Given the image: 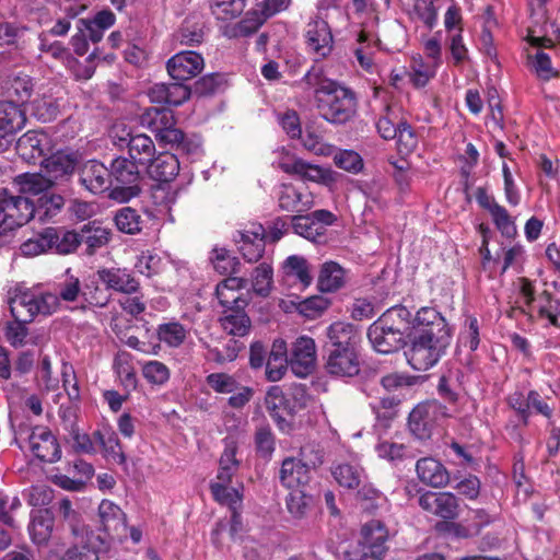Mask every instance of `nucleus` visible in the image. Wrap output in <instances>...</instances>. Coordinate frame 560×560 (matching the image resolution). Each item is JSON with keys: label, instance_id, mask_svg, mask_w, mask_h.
Returning <instances> with one entry per match:
<instances>
[{"label": "nucleus", "instance_id": "nucleus-32", "mask_svg": "<svg viewBox=\"0 0 560 560\" xmlns=\"http://www.w3.org/2000/svg\"><path fill=\"white\" fill-rule=\"evenodd\" d=\"M327 338L329 341L328 350L355 348L358 332L352 324L336 322L328 326Z\"/></svg>", "mask_w": 560, "mask_h": 560}, {"label": "nucleus", "instance_id": "nucleus-46", "mask_svg": "<svg viewBox=\"0 0 560 560\" xmlns=\"http://www.w3.org/2000/svg\"><path fill=\"white\" fill-rule=\"evenodd\" d=\"M252 290L255 294L267 298L273 287V269L272 266L262 261L252 272Z\"/></svg>", "mask_w": 560, "mask_h": 560}, {"label": "nucleus", "instance_id": "nucleus-61", "mask_svg": "<svg viewBox=\"0 0 560 560\" xmlns=\"http://www.w3.org/2000/svg\"><path fill=\"white\" fill-rule=\"evenodd\" d=\"M43 138L35 131H28L18 141V150L23 158H39L44 154Z\"/></svg>", "mask_w": 560, "mask_h": 560}, {"label": "nucleus", "instance_id": "nucleus-41", "mask_svg": "<svg viewBox=\"0 0 560 560\" xmlns=\"http://www.w3.org/2000/svg\"><path fill=\"white\" fill-rule=\"evenodd\" d=\"M439 67L425 60L421 55L413 56L409 67V80L416 88L425 86L433 79Z\"/></svg>", "mask_w": 560, "mask_h": 560}, {"label": "nucleus", "instance_id": "nucleus-40", "mask_svg": "<svg viewBox=\"0 0 560 560\" xmlns=\"http://www.w3.org/2000/svg\"><path fill=\"white\" fill-rule=\"evenodd\" d=\"M15 184L19 186V191L22 196L30 197L38 196L48 190L51 185V179H48L45 174L40 173H24L15 178Z\"/></svg>", "mask_w": 560, "mask_h": 560}, {"label": "nucleus", "instance_id": "nucleus-51", "mask_svg": "<svg viewBox=\"0 0 560 560\" xmlns=\"http://www.w3.org/2000/svg\"><path fill=\"white\" fill-rule=\"evenodd\" d=\"M409 16L412 21L421 22L429 30L434 28L439 21L438 9L432 0H415Z\"/></svg>", "mask_w": 560, "mask_h": 560}, {"label": "nucleus", "instance_id": "nucleus-57", "mask_svg": "<svg viewBox=\"0 0 560 560\" xmlns=\"http://www.w3.org/2000/svg\"><path fill=\"white\" fill-rule=\"evenodd\" d=\"M446 46L453 66L459 67L469 59L468 48L464 43L463 30H457L454 34L447 35Z\"/></svg>", "mask_w": 560, "mask_h": 560}, {"label": "nucleus", "instance_id": "nucleus-48", "mask_svg": "<svg viewBox=\"0 0 560 560\" xmlns=\"http://www.w3.org/2000/svg\"><path fill=\"white\" fill-rule=\"evenodd\" d=\"M292 229L295 234L314 243H320L325 236L323 233V224L314 221L310 214L293 217Z\"/></svg>", "mask_w": 560, "mask_h": 560}, {"label": "nucleus", "instance_id": "nucleus-37", "mask_svg": "<svg viewBox=\"0 0 560 560\" xmlns=\"http://www.w3.org/2000/svg\"><path fill=\"white\" fill-rule=\"evenodd\" d=\"M94 439L102 446L104 456L116 464H126V455L115 431L103 428L94 432Z\"/></svg>", "mask_w": 560, "mask_h": 560}, {"label": "nucleus", "instance_id": "nucleus-9", "mask_svg": "<svg viewBox=\"0 0 560 560\" xmlns=\"http://www.w3.org/2000/svg\"><path fill=\"white\" fill-rule=\"evenodd\" d=\"M35 201L26 196H10L5 190V202L2 219L3 234L26 224L35 218Z\"/></svg>", "mask_w": 560, "mask_h": 560}, {"label": "nucleus", "instance_id": "nucleus-43", "mask_svg": "<svg viewBox=\"0 0 560 560\" xmlns=\"http://www.w3.org/2000/svg\"><path fill=\"white\" fill-rule=\"evenodd\" d=\"M55 295L58 298V307L60 302L73 303L80 301L81 307L84 308L83 287L79 278L69 275V270H67L65 278L58 282Z\"/></svg>", "mask_w": 560, "mask_h": 560}, {"label": "nucleus", "instance_id": "nucleus-33", "mask_svg": "<svg viewBox=\"0 0 560 560\" xmlns=\"http://www.w3.org/2000/svg\"><path fill=\"white\" fill-rule=\"evenodd\" d=\"M54 516L48 510H36L31 513L28 533L35 545H44L51 536Z\"/></svg>", "mask_w": 560, "mask_h": 560}, {"label": "nucleus", "instance_id": "nucleus-42", "mask_svg": "<svg viewBox=\"0 0 560 560\" xmlns=\"http://www.w3.org/2000/svg\"><path fill=\"white\" fill-rule=\"evenodd\" d=\"M210 490L217 502L228 505L232 510L233 526L240 524V514L236 510L242 502L241 492L235 488L230 486L225 487L222 483H210Z\"/></svg>", "mask_w": 560, "mask_h": 560}, {"label": "nucleus", "instance_id": "nucleus-10", "mask_svg": "<svg viewBox=\"0 0 560 560\" xmlns=\"http://www.w3.org/2000/svg\"><path fill=\"white\" fill-rule=\"evenodd\" d=\"M280 168L288 174L296 175L304 180L314 182L330 189L334 188L338 177L340 176L331 168L311 164L302 159L283 161L280 163Z\"/></svg>", "mask_w": 560, "mask_h": 560}, {"label": "nucleus", "instance_id": "nucleus-53", "mask_svg": "<svg viewBox=\"0 0 560 560\" xmlns=\"http://www.w3.org/2000/svg\"><path fill=\"white\" fill-rule=\"evenodd\" d=\"M34 84L30 75L16 74L9 81L8 95L13 98L11 102L25 103L33 93Z\"/></svg>", "mask_w": 560, "mask_h": 560}, {"label": "nucleus", "instance_id": "nucleus-11", "mask_svg": "<svg viewBox=\"0 0 560 560\" xmlns=\"http://www.w3.org/2000/svg\"><path fill=\"white\" fill-rule=\"evenodd\" d=\"M98 517L102 530L104 534H100L102 537H106L108 546L110 539L126 536V514L124 511L113 501L103 500L98 505Z\"/></svg>", "mask_w": 560, "mask_h": 560}, {"label": "nucleus", "instance_id": "nucleus-26", "mask_svg": "<svg viewBox=\"0 0 560 560\" xmlns=\"http://www.w3.org/2000/svg\"><path fill=\"white\" fill-rule=\"evenodd\" d=\"M98 279L107 289L122 292L126 294L133 293L139 288V282L132 277L127 269L121 268H104L97 271Z\"/></svg>", "mask_w": 560, "mask_h": 560}, {"label": "nucleus", "instance_id": "nucleus-29", "mask_svg": "<svg viewBox=\"0 0 560 560\" xmlns=\"http://www.w3.org/2000/svg\"><path fill=\"white\" fill-rule=\"evenodd\" d=\"M245 306L229 307L220 317L222 329L231 336L244 337L248 335L252 322L244 311Z\"/></svg>", "mask_w": 560, "mask_h": 560}, {"label": "nucleus", "instance_id": "nucleus-20", "mask_svg": "<svg viewBox=\"0 0 560 560\" xmlns=\"http://www.w3.org/2000/svg\"><path fill=\"white\" fill-rule=\"evenodd\" d=\"M80 183L92 194L104 192L112 185L109 170L98 161H88L80 170Z\"/></svg>", "mask_w": 560, "mask_h": 560}, {"label": "nucleus", "instance_id": "nucleus-63", "mask_svg": "<svg viewBox=\"0 0 560 560\" xmlns=\"http://www.w3.org/2000/svg\"><path fill=\"white\" fill-rule=\"evenodd\" d=\"M397 150L400 154L408 155L412 153L418 147V136L412 127L404 121L398 129L397 136Z\"/></svg>", "mask_w": 560, "mask_h": 560}, {"label": "nucleus", "instance_id": "nucleus-35", "mask_svg": "<svg viewBox=\"0 0 560 560\" xmlns=\"http://www.w3.org/2000/svg\"><path fill=\"white\" fill-rule=\"evenodd\" d=\"M346 283L345 269L335 261H325L320 266L317 287L320 292H336Z\"/></svg>", "mask_w": 560, "mask_h": 560}, {"label": "nucleus", "instance_id": "nucleus-19", "mask_svg": "<svg viewBox=\"0 0 560 560\" xmlns=\"http://www.w3.org/2000/svg\"><path fill=\"white\" fill-rule=\"evenodd\" d=\"M279 480L288 490L305 489L311 480L310 467L302 459L287 457L281 463Z\"/></svg>", "mask_w": 560, "mask_h": 560}, {"label": "nucleus", "instance_id": "nucleus-38", "mask_svg": "<svg viewBox=\"0 0 560 560\" xmlns=\"http://www.w3.org/2000/svg\"><path fill=\"white\" fill-rule=\"evenodd\" d=\"M313 506L314 498L305 489L290 490L285 498L287 511L296 521L306 518Z\"/></svg>", "mask_w": 560, "mask_h": 560}, {"label": "nucleus", "instance_id": "nucleus-16", "mask_svg": "<svg viewBox=\"0 0 560 560\" xmlns=\"http://www.w3.org/2000/svg\"><path fill=\"white\" fill-rule=\"evenodd\" d=\"M326 371L335 377H353L360 372V360L355 348L328 350Z\"/></svg>", "mask_w": 560, "mask_h": 560}, {"label": "nucleus", "instance_id": "nucleus-13", "mask_svg": "<svg viewBox=\"0 0 560 560\" xmlns=\"http://www.w3.org/2000/svg\"><path fill=\"white\" fill-rule=\"evenodd\" d=\"M235 238L240 253L248 262L258 261L265 253V228L259 223H250L237 232Z\"/></svg>", "mask_w": 560, "mask_h": 560}, {"label": "nucleus", "instance_id": "nucleus-52", "mask_svg": "<svg viewBox=\"0 0 560 560\" xmlns=\"http://www.w3.org/2000/svg\"><path fill=\"white\" fill-rule=\"evenodd\" d=\"M331 474L339 486L347 489L357 488L363 477V471L359 466L347 463L336 465Z\"/></svg>", "mask_w": 560, "mask_h": 560}, {"label": "nucleus", "instance_id": "nucleus-21", "mask_svg": "<svg viewBox=\"0 0 560 560\" xmlns=\"http://www.w3.org/2000/svg\"><path fill=\"white\" fill-rule=\"evenodd\" d=\"M148 96L152 103L179 106L190 96V89L180 83H155L149 89Z\"/></svg>", "mask_w": 560, "mask_h": 560}, {"label": "nucleus", "instance_id": "nucleus-58", "mask_svg": "<svg viewBox=\"0 0 560 560\" xmlns=\"http://www.w3.org/2000/svg\"><path fill=\"white\" fill-rule=\"evenodd\" d=\"M187 330L185 327L177 323L171 322L159 326V339L170 347H179L186 339Z\"/></svg>", "mask_w": 560, "mask_h": 560}, {"label": "nucleus", "instance_id": "nucleus-44", "mask_svg": "<svg viewBox=\"0 0 560 560\" xmlns=\"http://www.w3.org/2000/svg\"><path fill=\"white\" fill-rule=\"evenodd\" d=\"M138 164L133 160L124 156L116 158L110 165V178L121 185L135 184L139 178Z\"/></svg>", "mask_w": 560, "mask_h": 560}, {"label": "nucleus", "instance_id": "nucleus-62", "mask_svg": "<svg viewBox=\"0 0 560 560\" xmlns=\"http://www.w3.org/2000/svg\"><path fill=\"white\" fill-rule=\"evenodd\" d=\"M334 163L339 168L357 174L363 168V159L353 150H334Z\"/></svg>", "mask_w": 560, "mask_h": 560}, {"label": "nucleus", "instance_id": "nucleus-7", "mask_svg": "<svg viewBox=\"0 0 560 560\" xmlns=\"http://www.w3.org/2000/svg\"><path fill=\"white\" fill-rule=\"evenodd\" d=\"M445 416L444 407L436 401L417 405L409 415L408 425L411 433L420 439H429L441 418Z\"/></svg>", "mask_w": 560, "mask_h": 560}, {"label": "nucleus", "instance_id": "nucleus-30", "mask_svg": "<svg viewBox=\"0 0 560 560\" xmlns=\"http://www.w3.org/2000/svg\"><path fill=\"white\" fill-rule=\"evenodd\" d=\"M151 178L158 182H170L178 174L179 161L175 154L160 153L145 165Z\"/></svg>", "mask_w": 560, "mask_h": 560}, {"label": "nucleus", "instance_id": "nucleus-14", "mask_svg": "<svg viewBox=\"0 0 560 560\" xmlns=\"http://www.w3.org/2000/svg\"><path fill=\"white\" fill-rule=\"evenodd\" d=\"M316 362V346L311 337L301 336L292 346L289 364L292 372L299 377L312 373Z\"/></svg>", "mask_w": 560, "mask_h": 560}, {"label": "nucleus", "instance_id": "nucleus-12", "mask_svg": "<svg viewBox=\"0 0 560 560\" xmlns=\"http://www.w3.org/2000/svg\"><path fill=\"white\" fill-rule=\"evenodd\" d=\"M205 67L203 57L191 50L179 51L166 63L167 72L176 81H188L197 77Z\"/></svg>", "mask_w": 560, "mask_h": 560}, {"label": "nucleus", "instance_id": "nucleus-27", "mask_svg": "<svg viewBox=\"0 0 560 560\" xmlns=\"http://www.w3.org/2000/svg\"><path fill=\"white\" fill-rule=\"evenodd\" d=\"M77 165V160L71 154L57 152L42 161V172L54 185L58 179L70 175Z\"/></svg>", "mask_w": 560, "mask_h": 560}, {"label": "nucleus", "instance_id": "nucleus-4", "mask_svg": "<svg viewBox=\"0 0 560 560\" xmlns=\"http://www.w3.org/2000/svg\"><path fill=\"white\" fill-rule=\"evenodd\" d=\"M10 312L15 319L32 323L37 316H49L58 311V298L36 288L19 285L9 301Z\"/></svg>", "mask_w": 560, "mask_h": 560}, {"label": "nucleus", "instance_id": "nucleus-8", "mask_svg": "<svg viewBox=\"0 0 560 560\" xmlns=\"http://www.w3.org/2000/svg\"><path fill=\"white\" fill-rule=\"evenodd\" d=\"M327 9L324 4L318 5L317 14L306 24L305 38L307 47L317 57L328 56L334 46L331 30L323 16V10Z\"/></svg>", "mask_w": 560, "mask_h": 560}, {"label": "nucleus", "instance_id": "nucleus-23", "mask_svg": "<svg viewBox=\"0 0 560 560\" xmlns=\"http://www.w3.org/2000/svg\"><path fill=\"white\" fill-rule=\"evenodd\" d=\"M266 21V15L255 7L247 11L243 19L237 23L223 25L221 27V33L230 39L247 37L256 33Z\"/></svg>", "mask_w": 560, "mask_h": 560}, {"label": "nucleus", "instance_id": "nucleus-22", "mask_svg": "<svg viewBox=\"0 0 560 560\" xmlns=\"http://www.w3.org/2000/svg\"><path fill=\"white\" fill-rule=\"evenodd\" d=\"M26 121L24 110L14 102H0V148L4 150L7 137L21 130Z\"/></svg>", "mask_w": 560, "mask_h": 560}, {"label": "nucleus", "instance_id": "nucleus-60", "mask_svg": "<svg viewBox=\"0 0 560 560\" xmlns=\"http://www.w3.org/2000/svg\"><path fill=\"white\" fill-rule=\"evenodd\" d=\"M81 243L88 246L90 253L104 246L109 241V232L95 225H85L80 233Z\"/></svg>", "mask_w": 560, "mask_h": 560}, {"label": "nucleus", "instance_id": "nucleus-56", "mask_svg": "<svg viewBox=\"0 0 560 560\" xmlns=\"http://www.w3.org/2000/svg\"><path fill=\"white\" fill-rule=\"evenodd\" d=\"M458 343L462 347L468 348L470 351H476L480 343V325L475 316H468L458 335Z\"/></svg>", "mask_w": 560, "mask_h": 560}, {"label": "nucleus", "instance_id": "nucleus-50", "mask_svg": "<svg viewBox=\"0 0 560 560\" xmlns=\"http://www.w3.org/2000/svg\"><path fill=\"white\" fill-rule=\"evenodd\" d=\"M141 125L151 129L158 137L162 129L174 128V116L170 110L149 108L141 116Z\"/></svg>", "mask_w": 560, "mask_h": 560}, {"label": "nucleus", "instance_id": "nucleus-49", "mask_svg": "<svg viewBox=\"0 0 560 560\" xmlns=\"http://www.w3.org/2000/svg\"><path fill=\"white\" fill-rule=\"evenodd\" d=\"M35 201L36 215L44 222L57 215L65 205V199L56 194H43Z\"/></svg>", "mask_w": 560, "mask_h": 560}, {"label": "nucleus", "instance_id": "nucleus-28", "mask_svg": "<svg viewBox=\"0 0 560 560\" xmlns=\"http://www.w3.org/2000/svg\"><path fill=\"white\" fill-rule=\"evenodd\" d=\"M247 280L240 277H229L217 284L215 294L220 304L226 308L246 306L247 301L241 299L240 290L246 288Z\"/></svg>", "mask_w": 560, "mask_h": 560}, {"label": "nucleus", "instance_id": "nucleus-54", "mask_svg": "<svg viewBox=\"0 0 560 560\" xmlns=\"http://www.w3.org/2000/svg\"><path fill=\"white\" fill-rule=\"evenodd\" d=\"M402 122L398 112L390 106H386L384 114L376 121V129L383 139L392 140L396 138Z\"/></svg>", "mask_w": 560, "mask_h": 560}, {"label": "nucleus", "instance_id": "nucleus-15", "mask_svg": "<svg viewBox=\"0 0 560 560\" xmlns=\"http://www.w3.org/2000/svg\"><path fill=\"white\" fill-rule=\"evenodd\" d=\"M419 505L443 520H454L459 513L458 499L451 492L427 491L420 495Z\"/></svg>", "mask_w": 560, "mask_h": 560}, {"label": "nucleus", "instance_id": "nucleus-2", "mask_svg": "<svg viewBox=\"0 0 560 560\" xmlns=\"http://www.w3.org/2000/svg\"><path fill=\"white\" fill-rule=\"evenodd\" d=\"M302 82L314 90L317 109L325 120L331 124H345L354 116L357 112L354 93L326 78L320 67L313 66L304 74Z\"/></svg>", "mask_w": 560, "mask_h": 560}, {"label": "nucleus", "instance_id": "nucleus-5", "mask_svg": "<svg viewBox=\"0 0 560 560\" xmlns=\"http://www.w3.org/2000/svg\"><path fill=\"white\" fill-rule=\"evenodd\" d=\"M110 137L117 148H127L130 159L140 165H147L155 155L153 140L144 133H135L122 122L113 126Z\"/></svg>", "mask_w": 560, "mask_h": 560}, {"label": "nucleus", "instance_id": "nucleus-3", "mask_svg": "<svg viewBox=\"0 0 560 560\" xmlns=\"http://www.w3.org/2000/svg\"><path fill=\"white\" fill-rule=\"evenodd\" d=\"M411 313L402 305L384 312L368 329V338L380 353H392L406 345L405 328L411 326Z\"/></svg>", "mask_w": 560, "mask_h": 560}, {"label": "nucleus", "instance_id": "nucleus-36", "mask_svg": "<svg viewBox=\"0 0 560 560\" xmlns=\"http://www.w3.org/2000/svg\"><path fill=\"white\" fill-rule=\"evenodd\" d=\"M389 538V532L385 524L380 520H372L365 523L361 528V539L363 544L372 549H378L385 556L387 551L386 542Z\"/></svg>", "mask_w": 560, "mask_h": 560}, {"label": "nucleus", "instance_id": "nucleus-17", "mask_svg": "<svg viewBox=\"0 0 560 560\" xmlns=\"http://www.w3.org/2000/svg\"><path fill=\"white\" fill-rule=\"evenodd\" d=\"M32 453L43 462L54 463L60 459L61 450L56 438L45 427L35 428L28 439Z\"/></svg>", "mask_w": 560, "mask_h": 560}, {"label": "nucleus", "instance_id": "nucleus-25", "mask_svg": "<svg viewBox=\"0 0 560 560\" xmlns=\"http://www.w3.org/2000/svg\"><path fill=\"white\" fill-rule=\"evenodd\" d=\"M265 404L279 429L283 432H289L291 430V419L289 413H287L285 392L278 385L271 386L266 394Z\"/></svg>", "mask_w": 560, "mask_h": 560}, {"label": "nucleus", "instance_id": "nucleus-59", "mask_svg": "<svg viewBox=\"0 0 560 560\" xmlns=\"http://www.w3.org/2000/svg\"><path fill=\"white\" fill-rule=\"evenodd\" d=\"M22 319L9 322L5 326L4 336L8 342L14 348H22L31 342L27 324Z\"/></svg>", "mask_w": 560, "mask_h": 560}, {"label": "nucleus", "instance_id": "nucleus-31", "mask_svg": "<svg viewBox=\"0 0 560 560\" xmlns=\"http://www.w3.org/2000/svg\"><path fill=\"white\" fill-rule=\"evenodd\" d=\"M479 202L490 213L495 228L503 236L510 238L516 235L517 230L514 219L503 206L490 197L480 198Z\"/></svg>", "mask_w": 560, "mask_h": 560}, {"label": "nucleus", "instance_id": "nucleus-47", "mask_svg": "<svg viewBox=\"0 0 560 560\" xmlns=\"http://www.w3.org/2000/svg\"><path fill=\"white\" fill-rule=\"evenodd\" d=\"M246 3L247 0H210L209 8L215 20L228 22L238 18Z\"/></svg>", "mask_w": 560, "mask_h": 560}, {"label": "nucleus", "instance_id": "nucleus-1", "mask_svg": "<svg viewBox=\"0 0 560 560\" xmlns=\"http://www.w3.org/2000/svg\"><path fill=\"white\" fill-rule=\"evenodd\" d=\"M409 346L405 355L416 371H428L445 354L451 345L452 328L435 307L419 308L411 320Z\"/></svg>", "mask_w": 560, "mask_h": 560}, {"label": "nucleus", "instance_id": "nucleus-55", "mask_svg": "<svg viewBox=\"0 0 560 560\" xmlns=\"http://www.w3.org/2000/svg\"><path fill=\"white\" fill-rule=\"evenodd\" d=\"M115 223L120 232L136 234L141 231L142 220L137 210L125 207L117 211Z\"/></svg>", "mask_w": 560, "mask_h": 560}, {"label": "nucleus", "instance_id": "nucleus-18", "mask_svg": "<svg viewBox=\"0 0 560 560\" xmlns=\"http://www.w3.org/2000/svg\"><path fill=\"white\" fill-rule=\"evenodd\" d=\"M276 195L278 205L283 211L301 213L314 206L313 195L292 184H281Z\"/></svg>", "mask_w": 560, "mask_h": 560}, {"label": "nucleus", "instance_id": "nucleus-24", "mask_svg": "<svg viewBox=\"0 0 560 560\" xmlns=\"http://www.w3.org/2000/svg\"><path fill=\"white\" fill-rule=\"evenodd\" d=\"M416 470L418 478L427 486L442 488L450 481V474L442 463L432 458L423 457L417 462Z\"/></svg>", "mask_w": 560, "mask_h": 560}, {"label": "nucleus", "instance_id": "nucleus-45", "mask_svg": "<svg viewBox=\"0 0 560 560\" xmlns=\"http://www.w3.org/2000/svg\"><path fill=\"white\" fill-rule=\"evenodd\" d=\"M56 229L46 228L40 233L23 242L20 246L24 256H36L51 249V244L56 240Z\"/></svg>", "mask_w": 560, "mask_h": 560}, {"label": "nucleus", "instance_id": "nucleus-64", "mask_svg": "<svg viewBox=\"0 0 560 560\" xmlns=\"http://www.w3.org/2000/svg\"><path fill=\"white\" fill-rule=\"evenodd\" d=\"M211 389L219 394H232L238 389L236 378L226 373H211L206 377Z\"/></svg>", "mask_w": 560, "mask_h": 560}, {"label": "nucleus", "instance_id": "nucleus-39", "mask_svg": "<svg viewBox=\"0 0 560 560\" xmlns=\"http://www.w3.org/2000/svg\"><path fill=\"white\" fill-rule=\"evenodd\" d=\"M203 346L207 350L205 353L206 360L219 364L235 360L242 348V346L233 339H229L225 342H203Z\"/></svg>", "mask_w": 560, "mask_h": 560}, {"label": "nucleus", "instance_id": "nucleus-34", "mask_svg": "<svg viewBox=\"0 0 560 560\" xmlns=\"http://www.w3.org/2000/svg\"><path fill=\"white\" fill-rule=\"evenodd\" d=\"M284 278L292 279L303 288L311 285L313 281L311 265L307 259L300 255H291L282 264Z\"/></svg>", "mask_w": 560, "mask_h": 560}, {"label": "nucleus", "instance_id": "nucleus-6", "mask_svg": "<svg viewBox=\"0 0 560 560\" xmlns=\"http://www.w3.org/2000/svg\"><path fill=\"white\" fill-rule=\"evenodd\" d=\"M107 550V538L90 530L82 534L80 545L68 548L62 556L57 549L49 550L46 560H100L98 555Z\"/></svg>", "mask_w": 560, "mask_h": 560}]
</instances>
